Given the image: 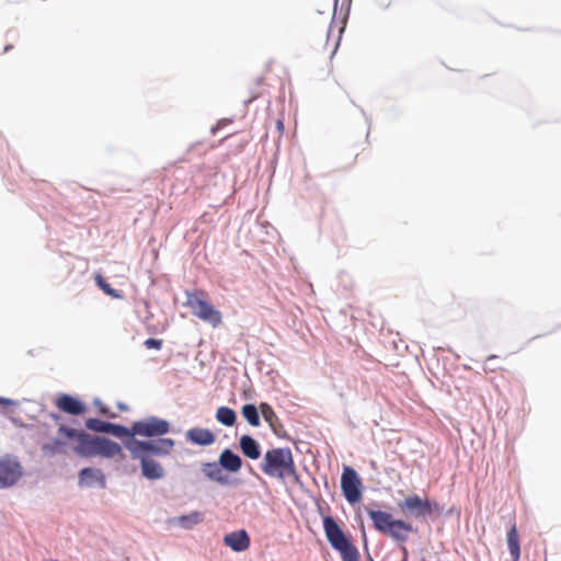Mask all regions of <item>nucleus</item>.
Listing matches in <instances>:
<instances>
[{
  "mask_svg": "<svg viewBox=\"0 0 561 561\" xmlns=\"http://www.w3.org/2000/svg\"><path fill=\"white\" fill-rule=\"evenodd\" d=\"M126 448L129 450L131 457L144 456L150 458L151 455L164 456L170 454L174 448V440L171 438H159L142 442L133 438L126 443Z\"/></svg>",
  "mask_w": 561,
  "mask_h": 561,
  "instance_id": "5",
  "label": "nucleus"
},
{
  "mask_svg": "<svg viewBox=\"0 0 561 561\" xmlns=\"http://www.w3.org/2000/svg\"><path fill=\"white\" fill-rule=\"evenodd\" d=\"M276 128H277L278 134L282 136L284 134V123H283V119H280V118L277 119Z\"/></svg>",
  "mask_w": 561,
  "mask_h": 561,
  "instance_id": "30",
  "label": "nucleus"
},
{
  "mask_svg": "<svg viewBox=\"0 0 561 561\" xmlns=\"http://www.w3.org/2000/svg\"><path fill=\"white\" fill-rule=\"evenodd\" d=\"M94 279H95V283L98 284V286L106 295H108V296H111L113 298H121V295H119L118 290L112 288L111 285L100 274H96Z\"/></svg>",
  "mask_w": 561,
  "mask_h": 561,
  "instance_id": "25",
  "label": "nucleus"
},
{
  "mask_svg": "<svg viewBox=\"0 0 561 561\" xmlns=\"http://www.w3.org/2000/svg\"><path fill=\"white\" fill-rule=\"evenodd\" d=\"M370 561H374V560H370Z\"/></svg>",
  "mask_w": 561,
  "mask_h": 561,
  "instance_id": "34",
  "label": "nucleus"
},
{
  "mask_svg": "<svg viewBox=\"0 0 561 561\" xmlns=\"http://www.w3.org/2000/svg\"><path fill=\"white\" fill-rule=\"evenodd\" d=\"M145 345L147 348L160 350L162 346V341L157 339H147L145 341Z\"/></svg>",
  "mask_w": 561,
  "mask_h": 561,
  "instance_id": "28",
  "label": "nucleus"
},
{
  "mask_svg": "<svg viewBox=\"0 0 561 561\" xmlns=\"http://www.w3.org/2000/svg\"><path fill=\"white\" fill-rule=\"evenodd\" d=\"M216 419L226 426H232L236 423L237 415L232 409L220 407L217 409Z\"/></svg>",
  "mask_w": 561,
  "mask_h": 561,
  "instance_id": "22",
  "label": "nucleus"
},
{
  "mask_svg": "<svg viewBox=\"0 0 561 561\" xmlns=\"http://www.w3.org/2000/svg\"><path fill=\"white\" fill-rule=\"evenodd\" d=\"M55 405L58 410L71 415H81L87 411L85 405L80 400L66 393L56 399Z\"/></svg>",
  "mask_w": 561,
  "mask_h": 561,
  "instance_id": "12",
  "label": "nucleus"
},
{
  "mask_svg": "<svg viewBox=\"0 0 561 561\" xmlns=\"http://www.w3.org/2000/svg\"><path fill=\"white\" fill-rule=\"evenodd\" d=\"M0 403L3 405H9L11 404V401L9 399L0 398Z\"/></svg>",
  "mask_w": 561,
  "mask_h": 561,
  "instance_id": "31",
  "label": "nucleus"
},
{
  "mask_svg": "<svg viewBox=\"0 0 561 561\" xmlns=\"http://www.w3.org/2000/svg\"><path fill=\"white\" fill-rule=\"evenodd\" d=\"M218 462L222 469H226L230 472L239 471L242 466L241 458L230 449H225L220 454Z\"/></svg>",
  "mask_w": 561,
  "mask_h": 561,
  "instance_id": "18",
  "label": "nucleus"
},
{
  "mask_svg": "<svg viewBox=\"0 0 561 561\" xmlns=\"http://www.w3.org/2000/svg\"><path fill=\"white\" fill-rule=\"evenodd\" d=\"M260 467L266 476L279 480L297 476L293 453L288 447L267 450Z\"/></svg>",
  "mask_w": 561,
  "mask_h": 561,
  "instance_id": "2",
  "label": "nucleus"
},
{
  "mask_svg": "<svg viewBox=\"0 0 561 561\" xmlns=\"http://www.w3.org/2000/svg\"><path fill=\"white\" fill-rule=\"evenodd\" d=\"M23 476V467L15 457H0V489L14 485Z\"/></svg>",
  "mask_w": 561,
  "mask_h": 561,
  "instance_id": "8",
  "label": "nucleus"
},
{
  "mask_svg": "<svg viewBox=\"0 0 561 561\" xmlns=\"http://www.w3.org/2000/svg\"><path fill=\"white\" fill-rule=\"evenodd\" d=\"M204 476L216 483L226 485L229 483L228 477L224 473L219 462H205L202 465Z\"/></svg>",
  "mask_w": 561,
  "mask_h": 561,
  "instance_id": "16",
  "label": "nucleus"
},
{
  "mask_svg": "<svg viewBox=\"0 0 561 561\" xmlns=\"http://www.w3.org/2000/svg\"><path fill=\"white\" fill-rule=\"evenodd\" d=\"M141 463L142 476L149 480H158L163 477V468L154 460L148 457H133Z\"/></svg>",
  "mask_w": 561,
  "mask_h": 561,
  "instance_id": "15",
  "label": "nucleus"
},
{
  "mask_svg": "<svg viewBox=\"0 0 561 561\" xmlns=\"http://www.w3.org/2000/svg\"><path fill=\"white\" fill-rule=\"evenodd\" d=\"M79 484L81 486H93L96 484L104 486L105 479L100 469L84 468L80 471Z\"/></svg>",
  "mask_w": 561,
  "mask_h": 561,
  "instance_id": "14",
  "label": "nucleus"
},
{
  "mask_svg": "<svg viewBox=\"0 0 561 561\" xmlns=\"http://www.w3.org/2000/svg\"><path fill=\"white\" fill-rule=\"evenodd\" d=\"M205 296L204 291L199 293H186V306L192 310V313L198 319L208 322L214 328L218 327L222 317L220 311L216 310L214 306L204 300L202 297Z\"/></svg>",
  "mask_w": 561,
  "mask_h": 561,
  "instance_id": "6",
  "label": "nucleus"
},
{
  "mask_svg": "<svg viewBox=\"0 0 561 561\" xmlns=\"http://www.w3.org/2000/svg\"><path fill=\"white\" fill-rule=\"evenodd\" d=\"M185 437L188 442L199 446H209L216 439L215 435L209 430L202 427L188 430Z\"/></svg>",
  "mask_w": 561,
  "mask_h": 561,
  "instance_id": "13",
  "label": "nucleus"
},
{
  "mask_svg": "<svg viewBox=\"0 0 561 561\" xmlns=\"http://www.w3.org/2000/svg\"><path fill=\"white\" fill-rule=\"evenodd\" d=\"M204 514L198 511L191 512L187 515H182L174 518L171 523L179 525L184 529H192L196 525L203 523Z\"/></svg>",
  "mask_w": 561,
  "mask_h": 561,
  "instance_id": "21",
  "label": "nucleus"
},
{
  "mask_svg": "<svg viewBox=\"0 0 561 561\" xmlns=\"http://www.w3.org/2000/svg\"><path fill=\"white\" fill-rule=\"evenodd\" d=\"M10 49H12V45H7V46L4 47V51H8V50H10Z\"/></svg>",
  "mask_w": 561,
  "mask_h": 561,
  "instance_id": "32",
  "label": "nucleus"
},
{
  "mask_svg": "<svg viewBox=\"0 0 561 561\" xmlns=\"http://www.w3.org/2000/svg\"><path fill=\"white\" fill-rule=\"evenodd\" d=\"M94 404L95 407H98L99 409V412L103 415H106V416H110V417H115L116 415L114 413H110V411L107 410V408L100 401V400H95L94 401Z\"/></svg>",
  "mask_w": 561,
  "mask_h": 561,
  "instance_id": "29",
  "label": "nucleus"
},
{
  "mask_svg": "<svg viewBox=\"0 0 561 561\" xmlns=\"http://www.w3.org/2000/svg\"><path fill=\"white\" fill-rule=\"evenodd\" d=\"M260 410H261V413H262L264 420L266 422H268L271 425L273 424L274 420L277 419L274 410L272 409V407L270 404L264 403V402L261 403L260 404Z\"/></svg>",
  "mask_w": 561,
  "mask_h": 561,
  "instance_id": "27",
  "label": "nucleus"
},
{
  "mask_svg": "<svg viewBox=\"0 0 561 561\" xmlns=\"http://www.w3.org/2000/svg\"><path fill=\"white\" fill-rule=\"evenodd\" d=\"M341 489L348 503H357L362 497V481L352 467H344L341 477Z\"/></svg>",
  "mask_w": 561,
  "mask_h": 561,
  "instance_id": "10",
  "label": "nucleus"
},
{
  "mask_svg": "<svg viewBox=\"0 0 561 561\" xmlns=\"http://www.w3.org/2000/svg\"><path fill=\"white\" fill-rule=\"evenodd\" d=\"M87 428L98 433H110L111 423L101 421L99 419H89L85 422Z\"/></svg>",
  "mask_w": 561,
  "mask_h": 561,
  "instance_id": "24",
  "label": "nucleus"
},
{
  "mask_svg": "<svg viewBox=\"0 0 561 561\" xmlns=\"http://www.w3.org/2000/svg\"><path fill=\"white\" fill-rule=\"evenodd\" d=\"M170 431V424L168 421L150 416L141 421L133 423V432L136 436L142 437H154L162 436Z\"/></svg>",
  "mask_w": 561,
  "mask_h": 561,
  "instance_id": "9",
  "label": "nucleus"
},
{
  "mask_svg": "<svg viewBox=\"0 0 561 561\" xmlns=\"http://www.w3.org/2000/svg\"><path fill=\"white\" fill-rule=\"evenodd\" d=\"M506 542L512 561H518L520 558V546L519 535L515 523L512 524L510 530L507 531Z\"/></svg>",
  "mask_w": 561,
  "mask_h": 561,
  "instance_id": "19",
  "label": "nucleus"
},
{
  "mask_svg": "<svg viewBox=\"0 0 561 561\" xmlns=\"http://www.w3.org/2000/svg\"><path fill=\"white\" fill-rule=\"evenodd\" d=\"M240 448L243 455L250 459L255 460L261 456L259 443L249 435L241 436Z\"/></svg>",
  "mask_w": 561,
  "mask_h": 561,
  "instance_id": "20",
  "label": "nucleus"
},
{
  "mask_svg": "<svg viewBox=\"0 0 561 561\" xmlns=\"http://www.w3.org/2000/svg\"><path fill=\"white\" fill-rule=\"evenodd\" d=\"M374 527L379 533L389 536L398 542H405L409 534L413 533V526L402 519H394L390 513L366 508Z\"/></svg>",
  "mask_w": 561,
  "mask_h": 561,
  "instance_id": "3",
  "label": "nucleus"
},
{
  "mask_svg": "<svg viewBox=\"0 0 561 561\" xmlns=\"http://www.w3.org/2000/svg\"><path fill=\"white\" fill-rule=\"evenodd\" d=\"M242 415L243 417L249 422L252 426H259L260 425V415L257 412V409L254 404H245L242 407Z\"/></svg>",
  "mask_w": 561,
  "mask_h": 561,
  "instance_id": "23",
  "label": "nucleus"
},
{
  "mask_svg": "<svg viewBox=\"0 0 561 561\" xmlns=\"http://www.w3.org/2000/svg\"><path fill=\"white\" fill-rule=\"evenodd\" d=\"M110 433L115 435V436H118V437H122V436L134 437V436H136V433L133 432V425L129 428H127V427H125L123 425H117V424H112L111 423Z\"/></svg>",
  "mask_w": 561,
  "mask_h": 561,
  "instance_id": "26",
  "label": "nucleus"
},
{
  "mask_svg": "<svg viewBox=\"0 0 561 561\" xmlns=\"http://www.w3.org/2000/svg\"><path fill=\"white\" fill-rule=\"evenodd\" d=\"M402 550H403L404 554H407V548L403 547Z\"/></svg>",
  "mask_w": 561,
  "mask_h": 561,
  "instance_id": "33",
  "label": "nucleus"
},
{
  "mask_svg": "<svg viewBox=\"0 0 561 561\" xmlns=\"http://www.w3.org/2000/svg\"><path fill=\"white\" fill-rule=\"evenodd\" d=\"M122 454V447L108 438L98 437L96 456L113 458Z\"/></svg>",
  "mask_w": 561,
  "mask_h": 561,
  "instance_id": "17",
  "label": "nucleus"
},
{
  "mask_svg": "<svg viewBox=\"0 0 561 561\" xmlns=\"http://www.w3.org/2000/svg\"><path fill=\"white\" fill-rule=\"evenodd\" d=\"M225 546L234 552H243L249 549L251 540L247 530H236L224 536Z\"/></svg>",
  "mask_w": 561,
  "mask_h": 561,
  "instance_id": "11",
  "label": "nucleus"
},
{
  "mask_svg": "<svg viewBox=\"0 0 561 561\" xmlns=\"http://www.w3.org/2000/svg\"><path fill=\"white\" fill-rule=\"evenodd\" d=\"M73 439L78 442L73 447V451L77 455L83 457L96 456L98 437H91L84 432H79L65 425L59 426L57 437L45 443L42 446V450L46 456L66 454L68 443Z\"/></svg>",
  "mask_w": 561,
  "mask_h": 561,
  "instance_id": "1",
  "label": "nucleus"
},
{
  "mask_svg": "<svg viewBox=\"0 0 561 561\" xmlns=\"http://www.w3.org/2000/svg\"><path fill=\"white\" fill-rule=\"evenodd\" d=\"M323 529L330 545L340 552L342 561H359L357 548L348 540L331 516L323 518Z\"/></svg>",
  "mask_w": 561,
  "mask_h": 561,
  "instance_id": "4",
  "label": "nucleus"
},
{
  "mask_svg": "<svg viewBox=\"0 0 561 561\" xmlns=\"http://www.w3.org/2000/svg\"><path fill=\"white\" fill-rule=\"evenodd\" d=\"M398 507L402 513H410L415 517H424L440 512V507L437 503L428 499H422L417 494L408 496L398 504Z\"/></svg>",
  "mask_w": 561,
  "mask_h": 561,
  "instance_id": "7",
  "label": "nucleus"
}]
</instances>
